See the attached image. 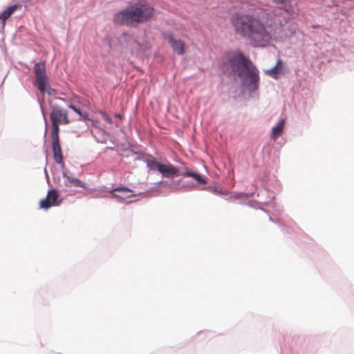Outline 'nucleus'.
<instances>
[{
    "instance_id": "obj_1",
    "label": "nucleus",
    "mask_w": 354,
    "mask_h": 354,
    "mask_svg": "<svg viewBox=\"0 0 354 354\" xmlns=\"http://www.w3.org/2000/svg\"><path fill=\"white\" fill-rule=\"evenodd\" d=\"M231 21L236 33L248 38L255 46H265L272 40V30H268L258 18L250 15H236Z\"/></svg>"
},
{
    "instance_id": "obj_2",
    "label": "nucleus",
    "mask_w": 354,
    "mask_h": 354,
    "mask_svg": "<svg viewBox=\"0 0 354 354\" xmlns=\"http://www.w3.org/2000/svg\"><path fill=\"white\" fill-rule=\"evenodd\" d=\"M231 21L236 33L248 38L255 46H265L272 40V30H268L258 18L250 15H236Z\"/></svg>"
},
{
    "instance_id": "obj_3",
    "label": "nucleus",
    "mask_w": 354,
    "mask_h": 354,
    "mask_svg": "<svg viewBox=\"0 0 354 354\" xmlns=\"http://www.w3.org/2000/svg\"><path fill=\"white\" fill-rule=\"evenodd\" d=\"M154 8L145 2H138L114 15L113 21L118 25L137 27L149 21L154 15Z\"/></svg>"
},
{
    "instance_id": "obj_4",
    "label": "nucleus",
    "mask_w": 354,
    "mask_h": 354,
    "mask_svg": "<svg viewBox=\"0 0 354 354\" xmlns=\"http://www.w3.org/2000/svg\"><path fill=\"white\" fill-rule=\"evenodd\" d=\"M238 75L242 78L243 86L248 91L254 92L258 89L259 83V71L252 63L243 71H240Z\"/></svg>"
},
{
    "instance_id": "obj_5",
    "label": "nucleus",
    "mask_w": 354,
    "mask_h": 354,
    "mask_svg": "<svg viewBox=\"0 0 354 354\" xmlns=\"http://www.w3.org/2000/svg\"><path fill=\"white\" fill-rule=\"evenodd\" d=\"M223 64L227 68H230L232 72L243 71L252 63L250 59L244 57L241 53L232 52L225 54L223 57Z\"/></svg>"
},
{
    "instance_id": "obj_6",
    "label": "nucleus",
    "mask_w": 354,
    "mask_h": 354,
    "mask_svg": "<svg viewBox=\"0 0 354 354\" xmlns=\"http://www.w3.org/2000/svg\"><path fill=\"white\" fill-rule=\"evenodd\" d=\"M50 119L52 122L53 133H59V124H67L70 123L67 111L58 106H52Z\"/></svg>"
},
{
    "instance_id": "obj_7",
    "label": "nucleus",
    "mask_w": 354,
    "mask_h": 354,
    "mask_svg": "<svg viewBox=\"0 0 354 354\" xmlns=\"http://www.w3.org/2000/svg\"><path fill=\"white\" fill-rule=\"evenodd\" d=\"M37 88L44 95L48 86V78L46 75V64L44 62L35 63L33 67Z\"/></svg>"
},
{
    "instance_id": "obj_8",
    "label": "nucleus",
    "mask_w": 354,
    "mask_h": 354,
    "mask_svg": "<svg viewBox=\"0 0 354 354\" xmlns=\"http://www.w3.org/2000/svg\"><path fill=\"white\" fill-rule=\"evenodd\" d=\"M58 197L59 194L56 189L49 190L46 197L41 200L39 202V207L48 209L52 206L59 205V203L57 202Z\"/></svg>"
},
{
    "instance_id": "obj_9",
    "label": "nucleus",
    "mask_w": 354,
    "mask_h": 354,
    "mask_svg": "<svg viewBox=\"0 0 354 354\" xmlns=\"http://www.w3.org/2000/svg\"><path fill=\"white\" fill-rule=\"evenodd\" d=\"M51 138L53 140V151L54 160L57 163L60 164L63 161V156L59 143V133L51 132Z\"/></svg>"
},
{
    "instance_id": "obj_10",
    "label": "nucleus",
    "mask_w": 354,
    "mask_h": 354,
    "mask_svg": "<svg viewBox=\"0 0 354 354\" xmlns=\"http://www.w3.org/2000/svg\"><path fill=\"white\" fill-rule=\"evenodd\" d=\"M132 190L125 187H116L111 191L113 197L118 198L120 201L130 198L132 196Z\"/></svg>"
},
{
    "instance_id": "obj_11",
    "label": "nucleus",
    "mask_w": 354,
    "mask_h": 354,
    "mask_svg": "<svg viewBox=\"0 0 354 354\" xmlns=\"http://www.w3.org/2000/svg\"><path fill=\"white\" fill-rule=\"evenodd\" d=\"M159 172L163 176L167 178H173L179 175V171L178 168L171 164H162V166H160Z\"/></svg>"
},
{
    "instance_id": "obj_12",
    "label": "nucleus",
    "mask_w": 354,
    "mask_h": 354,
    "mask_svg": "<svg viewBox=\"0 0 354 354\" xmlns=\"http://www.w3.org/2000/svg\"><path fill=\"white\" fill-rule=\"evenodd\" d=\"M274 2L279 5L280 9L284 10L287 13L289 16L288 19H290V17L292 16L294 14V10L290 0H274Z\"/></svg>"
},
{
    "instance_id": "obj_13",
    "label": "nucleus",
    "mask_w": 354,
    "mask_h": 354,
    "mask_svg": "<svg viewBox=\"0 0 354 354\" xmlns=\"http://www.w3.org/2000/svg\"><path fill=\"white\" fill-rule=\"evenodd\" d=\"M169 42L173 50L179 55H183L185 52V44L181 40H176L172 37H169Z\"/></svg>"
},
{
    "instance_id": "obj_14",
    "label": "nucleus",
    "mask_w": 354,
    "mask_h": 354,
    "mask_svg": "<svg viewBox=\"0 0 354 354\" xmlns=\"http://www.w3.org/2000/svg\"><path fill=\"white\" fill-rule=\"evenodd\" d=\"M285 126V120H281L278 124L274 127L271 131V138L273 140H276L279 137H280L283 133V129Z\"/></svg>"
},
{
    "instance_id": "obj_15",
    "label": "nucleus",
    "mask_w": 354,
    "mask_h": 354,
    "mask_svg": "<svg viewBox=\"0 0 354 354\" xmlns=\"http://www.w3.org/2000/svg\"><path fill=\"white\" fill-rule=\"evenodd\" d=\"M64 177L66 178L65 185L66 187H84V183H82L80 180L73 178L67 175H64Z\"/></svg>"
},
{
    "instance_id": "obj_16",
    "label": "nucleus",
    "mask_w": 354,
    "mask_h": 354,
    "mask_svg": "<svg viewBox=\"0 0 354 354\" xmlns=\"http://www.w3.org/2000/svg\"><path fill=\"white\" fill-rule=\"evenodd\" d=\"M18 8L17 5H12L9 6L0 15V19L3 20V26L5 25V21L10 17V16Z\"/></svg>"
},
{
    "instance_id": "obj_17",
    "label": "nucleus",
    "mask_w": 354,
    "mask_h": 354,
    "mask_svg": "<svg viewBox=\"0 0 354 354\" xmlns=\"http://www.w3.org/2000/svg\"><path fill=\"white\" fill-rule=\"evenodd\" d=\"M282 66V62L281 59H279L277 62V64L272 68L266 71V73L274 77V78H277V75L280 72V69Z\"/></svg>"
},
{
    "instance_id": "obj_18",
    "label": "nucleus",
    "mask_w": 354,
    "mask_h": 354,
    "mask_svg": "<svg viewBox=\"0 0 354 354\" xmlns=\"http://www.w3.org/2000/svg\"><path fill=\"white\" fill-rule=\"evenodd\" d=\"M183 175L187 177L194 178L200 184L205 185L207 183L205 178L197 173L192 171H185V173H183Z\"/></svg>"
},
{
    "instance_id": "obj_19",
    "label": "nucleus",
    "mask_w": 354,
    "mask_h": 354,
    "mask_svg": "<svg viewBox=\"0 0 354 354\" xmlns=\"http://www.w3.org/2000/svg\"><path fill=\"white\" fill-rule=\"evenodd\" d=\"M68 108H70L71 109H72L73 111H74L75 113H77L79 115V116H80L79 120H87V118H88V113L86 112L82 111L80 108L77 107V106H75L73 104H69L68 105Z\"/></svg>"
},
{
    "instance_id": "obj_20",
    "label": "nucleus",
    "mask_w": 354,
    "mask_h": 354,
    "mask_svg": "<svg viewBox=\"0 0 354 354\" xmlns=\"http://www.w3.org/2000/svg\"><path fill=\"white\" fill-rule=\"evenodd\" d=\"M146 163L147 167L151 170H157L159 171L160 166H162V163H160L156 160L154 158H149L146 160Z\"/></svg>"
},
{
    "instance_id": "obj_21",
    "label": "nucleus",
    "mask_w": 354,
    "mask_h": 354,
    "mask_svg": "<svg viewBox=\"0 0 354 354\" xmlns=\"http://www.w3.org/2000/svg\"><path fill=\"white\" fill-rule=\"evenodd\" d=\"M100 114L102 115V119L106 122L109 124H112V120L111 118L105 113L103 111L100 112Z\"/></svg>"
},
{
    "instance_id": "obj_22",
    "label": "nucleus",
    "mask_w": 354,
    "mask_h": 354,
    "mask_svg": "<svg viewBox=\"0 0 354 354\" xmlns=\"http://www.w3.org/2000/svg\"><path fill=\"white\" fill-rule=\"evenodd\" d=\"M46 92L48 93V95H54L55 93V90L50 88L49 84H48L45 93Z\"/></svg>"
},
{
    "instance_id": "obj_23",
    "label": "nucleus",
    "mask_w": 354,
    "mask_h": 354,
    "mask_svg": "<svg viewBox=\"0 0 354 354\" xmlns=\"http://www.w3.org/2000/svg\"><path fill=\"white\" fill-rule=\"evenodd\" d=\"M246 195L243 193H237L234 195V198L235 199H241L243 198Z\"/></svg>"
},
{
    "instance_id": "obj_24",
    "label": "nucleus",
    "mask_w": 354,
    "mask_h": 354,
    "mask_svg": "<svg viewBox=\"0 0 354 354\" xmlns=\"http://www.w3.org/2000/svg\"><path fill=\"white\" fill-rule=\"evenodd\" d=\"M286 21H287V19H286L284 21H283L280 19H278V22H279L280 26H282L283 25V24L286 23Z\"/></svg>"
},
{
    "instance_id": "obj_25",
    "label": "nucleus",
    "mask_w": 354,
    "mask_h": 354,
    "mask_svg": "<svg viewBox=\"0 0 354 354\" xmlns=\"http://www.w3.org/2000/svg\"><path fill=\"white\" fill-rule=\"evenodd\" d=\"M270 15H271V17H272V15H274L275 17H277V13H276V12H274L273 13L270 14Z\"/></svg>"
},
{
    "instance_id": "obj_26",
    "label": "nucleus",
    "mask_w": 354,
    "mask_h": 354,
    "mask_svg": "<svg viewBox=\"0 0 354 354\" xmlns=\"http://www.w3.org/2000/svg\"><path fill=\"white\" fill-rule=\"evenodd\" d=\"M268 26V28H269L270 29H271L272 24H269Z\"/></svg>"
},
{
    "instance_id": "obj_27",
    "label": "nucleus",
    "mask_w": 354,
    "mask_h": 354,
    "mask_svg": "<svg viewBox=\"0 0 354 354\" xmlns=\"http://www.w3.org/2000/svg\"><path fill=\"white\" fill-rule=\"evenodd\" d=\"M75 99L77 100V102H79V100H78V97H75Z\"/></svg>"
}]
</instances>
